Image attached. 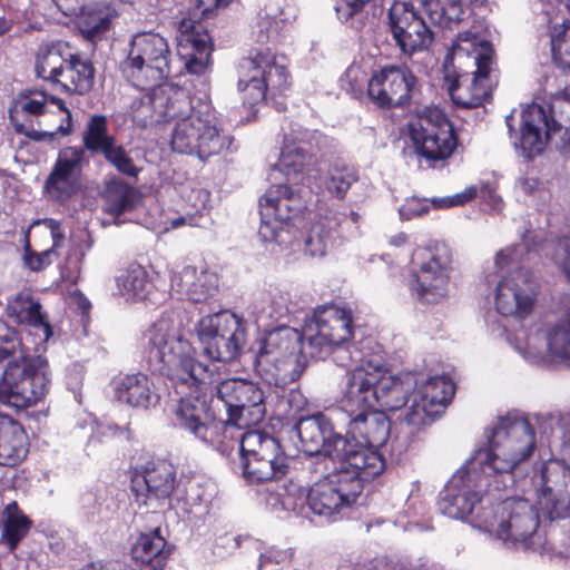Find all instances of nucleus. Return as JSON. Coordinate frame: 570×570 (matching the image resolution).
Instances as JSON below:
<instances>
[{
	"label": "nucleus",
	"mask_w": 570,
	"mask_h": 570,
	"mask_svg": "<svg viewBox=\"0 0 570 570\" xmlns=\"http://www.w3.org/2000/svg\"><path fill=\"white\" fill-rule=\"evenodd\" d=\"M10 120L17 134L35 141H52L72 131L71 112L65 102L43 91L21 95L10 110Z\"/></svg>",
	"instance_id": "11"
},
{
	"label": "nucleus",
	"mask_w": 570,
	"mask_h": 570,
	"mask_svg": "<svg viewBox=\"0 0 570 570\" xmlns=\"http://www.w3.org/2000/svg\"><path fill=\"white\" fill-rule=\"evenodd\" d=\"M295 428L303 451L308 455L323 454L335 462L355 453L348 448L347 439L333 433L330 419L321 412L301 417Z\"/></svg>",
	"instance_id": "25"
},
{
	"label": "nucleus",
	"mask_w": 570,
	"mask_h": 570,
	"mask_svg": "<svg viewBox=\"0 0 570 570\" xmlns=\"http://www.w3.org/2000/svg\"><path fill=\"white\" fill-rule=\"evenodd\" d=\"M524 244L509 246L497 253L492 269L485 274L488 285H494L493 299L499 314L519 320L528 317L537 303L539 284L521 267Z\"/></svg>",
	"instance_id": "7"
},
{
	"label": "nucleus",
	"mask_w": 570,
	"mask_h": 570,
	"mask_svg": "<svg viewBox=\"0 0 570 570\" xmlns=\"http://www.w3.org/2000/svg\"><path fill=\"white\" fill-rule=\"evenodd\" d=\"M334 463V471L317 481L307 492L309 509L320 515L332 517L354 504L363 491V483L382 473L379 456L352 453Z\"/></svg>",
	"instance_id": "6"
},
{
	"label": "nucleus",
	"mask_w": 570,
	"mask_h": 570,
	"mask_svg": "<svg viewBox=\"0 0 570 570\" xmlns=\"http://www.w3.org/2000/svg\"><path fill=\"white\" fill-rule=\"evenodd\" d=\"M313 134L297 126L284 135V142L276 168L287 177L303 173L312 164V155L307 148Z\"/></svg>",
	"instance_id": "33"
},
{
	"label": "nucleus",
	"mask_w": 570,
	"mask_h": 570,
	"mask_svg": "<svg viewBox=\"0 0 570 570\" xmlns=\"http://www.w3.org/2000/svg\"><path fill=\"white\" fill-rule=\"evenodd\" d=\"M470 456L466 462L451 476L440 493L438 508L440 512L452 519L471 518L475 528L476 514L492 507L485 495L491 483V475L481 466L473 464Z\"/></svg>",
	"instance_id": "13"
},
{
	"label": "nucleus",
	"mask_w": 570,
	"mask_h": 570,
	"mask_svg": "<svg viewBox=\"0 0 570 570\" xmlns=\"http://www.w3.org/2000/svg\"><path fill=\"white\" fill-rule=\"evenodd\" d=\"M455 386L444 376L424 379L419 374V384L412 395V403L406 409L404 421L407 425L420 428L430 424L452 400Z\"/></svg>",
	"instance_id": "24"
},
{
	"label": "nucleus",
	"mask_w": 570,
	"mask_h": 570,
	"mask_svg": "<svg viewBox=\"0 0 570 570\" xmlns=\"http://www.w3.org/2000/svg\"><path fill=\"white\" fill-rule=\"evenodd\" d=\"M305 207L301 195L291 186H271L259 199L261 225L258 236L264 243L283 250L293 245V225Z\"/></svg>",
	"instance_id": "19"
},
{
	"label": "nucleus",
	"mask_w": 570,
	"mask_h": 570,
	"mask_svg": "<svg viewBox=\"0 0 570 570\" xmlns=\"http://www.w3.org/2000/svg\"><path fill=\"white\" fill-rule=\"evenodd\" d=\"M100 155H102L105 160L122 175L137 177L140 171L124 146L117 142V139Z\"/></svg>",
	"instance_id": "51"
},
{
	"label": "nucleus",
	"mask_w": 570,
	"mask_h": 570,
	"mask_svg": "<svg viewBox=\"0 0 570 570\" xmlns=\"http://www.w3.org/2000/svg\"><path fill=\"white\" fill-rule=\"evenodd\" d=\"M117 287L127 301H142L151 293L154 285L147 271L134 264L117 277Z\"/></svg>",
	"instance_id": "44"
},
{
	"label": "nucleus",
	"mask_w": 570,
	"mask_h": 570,
	"mask_svg": "<svg viewBox=\"0 0 570 570\" xmlns=\"http://www.w3.org/2000/svg\"><path fill=\"white\" fill-rule=\"evenodd\" d=\"M78 180L79 178L73 176L51 170L45 187L51 198L63 203L76 193Z\"/></svg>",
	"instance_id": "49"
},
{
	"label": "nucleus",
	"mask_w": 570,
	"mask_h": 570,
	"mask_svg": "<svg viewBox=\"0 0 570 570\" xmlns=\"http://www.w3.org/2000/svg\"><path fill=\"white\" fill-rule=\"evenodd\" d=\"M116 16V10L107 3L87 4L76 14V24L85 38L94 39L109 30Z\"/></svg>",
	"instance_id": "40"
},
{
	"label": "nucleus",
	"mask_w": 570,
	"mask_h": 570,
	"mask_svg": "<svg viewBox=\"0 0 570 570\" xmlns=\"http://www.w3.org/2000/svg\"><path fill=\"white\" fill-rule=\"evenodd\" d=\"M28 453V436L22 425L11 416L0 414V464L14 466Z\"/></svg>",
	"instance_id": "35"
},
{
	"label": "nucleus",
	"mask_w": 570,
	"mask_h": 570,
	"mask_svg": "<svg viewBox=\"0 0 570 570\" xmlns=\"http://www.w3.org/2000/svg\"><path fill=\"white\" fill-rule=\"evenodd\" d=\"M173 53L167 40L156 32H140L132 37L130 51L121 65L128 81L149 95L165 82L171 71Z\"/></svg>",
	"instance_id": "12"
},
{
	"label": "nucleus",
	"mask_w": 570,
	"mask_h": 570,
	"mask_svg": "<svg viewBox=\"0 0 570 570\" xmlns=\"http://www.w3.org/2000/svg\"><path fill=\"white\" fill-rule=\"evenodd\" d=\"M293 558L292 549L269 548L259 557V567L266 563H288Z\"/></svg>",
	"instance_id": "58"
},
{
	"label": "nucleus",
	"mask_w": 570,
	"mask_h": 570,
	"mask_svg": "<svg viewBox=\"0 0 570 570\" xmlns=\"http://www.w3.org/2000/svg\"><path fill=\"white\" fill-rule=\"evenodd\" d=\"M43 224L50 229L51 237L53 239L52 247H57L65 239V233L61 224L56 219H45Z\"/></svg>",
	"instance_id": "63"
},
{
	"label": "nucleus",
	"mask_w": 570,
	"mask_h": 570,
	"mask_svg": "<svg viewBox=\"0 0 570 570\" xmlns=\"http://www.w3.org/2000/svg\"><path fill=\"white\" fill-rule=\"evenodd\" d=\"M355 356L348 366L354 367L346 373V382L342 392L341 407L346 414L377 409V385L381 379V356L367 355L355 348Z\"/></svg>",
	"instance_id": "22"
},
{
	"label": "nucleus",
	"mask_w": 570,
	"mask_h": 570,
	"mask_svg": "<svg viewBox=\"0 0 570 570\" xmlns=\"http://www.w3.org/2000/svg\"><path fill=\"white\" fill-rule=\"evenodd\" d=\"M145 338L149 367L167 376L181 395L174 410L178 429L225 454L235 432L264 420L265 394L258 384L242 379L218 382L216 367L195 360V348L174 313L163 314Z\"/></svg>",
	"instance_id": "1"
},
{
	"label": "nucleus",
	"mask_w": 570,
	"mask_h": 570,
	"mask_svg": "<svg viewBox=\"0 0 570 570\" xmlns=\"http://www.w3.org/2000/svg\"><path fill=\"white\" fill-rule=\"evenodd\" d=\"M304 254L312 258H323L333 246V224L328 218H320L309 224L299 243Z\"/></svg>",
	"instance_id": "42"
},
{
	"label": "nucleus",
	"mask_w": 570,
	"mask_h": 570,
	"mask_svg": "<svg viewBox=\"0 0 570 570\" xmlns=\"http://www.w3.org/2000/svg\"><path fill=\"white\" fill-rule=\"evenodd\" d=\"M198 9L202 11L204 16L210 14L218 9L226 8L232 0H197Z\"/></svg>",
	"instance_id": "61"
},
{
	"label": "nucleus",
	"mask_w": 570,
	"mask_h": 570,
	"mask_svg": "<svg viewBox=\"0 0 570 570\" xmlns=\"http://www.w3.org/2000/svg\"><path fill=\"white\" fill-rule=\"evenodd\" d=\"M468 188L475 189V197L481 198L489 205L491 210L501 212L503 208V200L497 193V186L490 181H480L479 184L471 185Z\"/></svg>",
	"instance_id": "52"
},
{
	"label": "nucleus",
	"mask_w": 570,
	"mask_h": 570,
	"mask_svg": "<svg viewBox=\"0 0 570 570\" xmlns=\"http://www.w3.org/2000/svg\"><path fill=\"white\" fill-rule=\"evenodd\" d=\"M304 332L282 326L268 332L259 343L255 358L257 375L275 386L297 381L307 366L303 352Z\"/></svg>",
	"instance_id": "9"
},
{
	"label": "nucleus",
	"mask_w": 570,
	"mask_h": 570,
	"mask_svg": "<svg viewBox=\"0 0 570 570\" xmlns=\"http://www.w3.org/2000/svg\"><path fill=\"white\" fill-rule=\"evenodd\" d=\"M238 89L243 102L254 107L263 102L267 92L282 94L289 87L287 60L269 48L256 49L239 65Z\"/></svg>",
	"instance_id": "17"
},
{
	"label": "nucleus",
	"mask_w": 570,
	"mask_h": 570,
	"mask_svg": "<svg viewBox=\"0 0 570 570\" xmlns=\"http://www.w3.org/2000/svg\"><path fill=\"white\" fill-rule=\"evenodd\" d=\"M358 180L357 170L352 166L332 167L325 179L326 190L335 198H345L348 189Z\"/></svg>",
	"instance_id": "47"
},
{
	"label": "nucleus",
	"mask_w": 570,
	"mask_h": 570,
	"mask_svg": "<svg viewBox=\"0 0 570 570\" xmlns=\"http://www.w3.org/2000/svg\"><path fill=\"white\" fill-rule=\"evenodd\" d=\"M286 20V17H277L274 10L266 9L261 11L255 24L253 26V37L259 43L273 40L278 36L281 29L285 26Z\"/></svg>",
	"instance_id": "48"
},
{
	"label": "nucleus",
	"mask_w": 570,
	"mask_h": 570,
	"mask_svg": "<svg viewBox=\"0 0 570 570\" xmlns=\"http://www.w3.org/2000/svg\"><path fill=\"white\" fill-rule=\"evenodd\" d=\"M210 36L200 22L183 19L179 23L177 46L190 73L203 75L209 66L212 55Z\"/></svg>",
	"instance_id": "28"
},
{
	"label": "nucleus",
	"mask_w": 570,
	"mask_h": 570,
	"mask_svg": "<svg viewBox=\"0 0 570 570\" xmlns=\"http://www.w3.org/2000/svg\"><path fill=\"white\" fill-rule=\"evenodd\" d=\"M175 475L176 471L170 462L149 461L136 470L131 479V490L138 499H144L145 504L151 499H167L174 490Z\"/></svg>",
	"instance_id": "29"
},
{
	"label": "nucleus",
	"mask_w": 570,
	"mask_h": 570,
	"mask_svg": "<svg viewBox=\"0 0 570 570\" xmlns=\"http://www.w3.org/2000/svg\"><path fill=\"white\" fill-rule=\"evenodd\" d=\"M51 375L41 356H30L14 330L0 334V404L17 411L42 402Z\"/></svg>",
	"instance_id": "5"
},
{
	"label": "nucleus",
	"mask_w": 570,
	"mask_h": 570,
	"mask_svg": "<svg viewBox=\"0 0 570 570\" xmlns=\"http://www.w3.org/2000/svg\"><path fill=\"white\" fill-rule=\"evenodd\" d=\"M57 8L65 14V16H76L81 8L83 7L81 4V0H53Z\"/></svg>",
	"instance_id": "62"
},
{
	"label": "nucleus",
	"mask_w": 570,
	"mask_h": 570,
	"mask_svg": "<svg viewBox=\"0 0 570 570\" xmlns=\"http://www.w3.org/2000/svg\"><path fill=\"white\" fill-rule=\"evenodd\" d=\"M94 82L95 68L91 61L72 52L58 87L68 94L85 95L91 90Z\"/></svg>",
	"instance_id": "38"
},
{
	"label": "nucleus",
	"mask_w": 570,
	"mask_h": 570,
	"mask_svg": "<svg viewBox=\"0 0 570 570\" xmlns=\"http://www.w3.org/2000/svg\"><path fill=\"white\" fill-rule=\"evenodd\" d=\"M416 86V77L406 67L385 66L367 81V94L380 107H399L406 104Z\"/></svg>",
	"instance_id": "27"
},
{
	"label": "nucleus",
	"mask_w": 570,
	"mask_h": 570,
	"mask_svg": "<svg viewBox=\"0 0 570 570\" xmlns=\"http://www.w3.org/2000/svg\"><path fill=\"white\" fill-rule=\"evenodd\" d=\"M393 570H428L426 560L423 558L409 559L395 564Z\"/></svg>",
	"instance_id": "64"
},
{
	"label": "nucleus",
	"mask_w": 570,
	"mask_h": 570,
	"mask_svg": "<svg viewBox=\"0 0 570 570\" xmlns=\"http://www.w3.org/2000/svg\"><path fill=\"white\" fill-rule=\"evenodd\" d=\"M165 548L166 541L158 530L142 533L131 548L132 559L146 566L147 570H164L169 556Z\"/></svg>",
	"instance_id": "39"
},
{
	"label": "nucleus",
	"mask_w": 570,
	"mask_h": 570,
	"mask_svg": "<svg viewBox=\"0 0 570 570\" xmlns=\"http://www.w3.org/2000/svg\"><path fill=\"white\" fill-rule=\"evenodd\" d=\"M535 446V434L529 421L519 414L500 417L491 430L489 446L473 452L474 465L491 476L510 474L528 460Z\"/></svg>",
	"instance_id": "8"
},
{
	"label": "nucleus",
	"mask_w": 570,
	"mask_h": 570,
	"mask_svg": "<svg viewBox=\"0 0 570 570\" xmlns=\"http://www.w3.org/2000/svg\"><path fill=\"white\" fill-rule=\"evenodd\" d=\"M287 404L294 413H299L307 405V399L299 390L293 389L287 395Z\"/></svg>",
	"instance_id": "60"
},
{
	"label": "nucleus",
	"mask_w": 570,
	"mask_h": 570,
	"mask_svg": "<svg viewBox=\"0 0 570 570\" xmlns=\"http://www.w3.org/2000/svg\"><path fill=\"white\" fill-rule=\"evenodd\" d=\"M114 397L130 407L147 410L158 402L149 377L144 373L120 374L112 382Z\"/></svg>",
	"instance_id": "32"
},
{
	"label": "nucleus",
	"mask_w": 570,
	"mask_h": 570,
	"mask_svg": "<svg viewBox=\"0 0 570 570\" xmlns=\"http://www.w3.org/2000/svg\"><path fill=\"white\" fill-rule=\"evenodd\" d=\"M538 527V511L521 498L503 500L475 518V528L502 541L507 548L528 547V539Z\"/></svg>",
	"instance_id": "15"
},
{
	"label": "nucleus",
	"mask_w": 570,
	"mask_h": 570,
	"mask_svg": "<svg viewBox=\"0 0 570 570\" xmlns=\"http://www.w3.org/2000/svg\"><path fill=\"white\" fill-rule=\"evenodd\" d=\"M546 109L538 104L527 106L521 114V134L514 142L525 158H532L543 151L549 139L559 135L562 145L570 144V100L557 99Z\"/></svg>",
	"instance_id": "16"
},
{
	"label": "nucleus",
	"mask_w": 570,
	"mask_h": 570,
	"mask_svg": "<svg viewBox=\"0 0 570 570\" xmlns=\"http://www.w3.org/2000/svg\"><path fill=\"white\" fill-rule=\"evenodd\" d=\"M135 119L141 126L174 121L171 149L196 155L205 160L227 151L233 138L218 126L208 104L194 106L188 92L176 85H165L140 98Z\"/></svg>",
	"instance_id": "2"
},
{
	"label": "nucleus",
	"mask_w": 570,
	"mask_h": 570,
	"mask_svg": "<svg viewBox=\"0 0 570 570\" xmlns=\"http://www.w3.org/2000/svg\"><path fill=\"white\" fill-rule=\"evenodd\" d=\"M487 0H414L394 1L389 10L392 37L402 53L412 57L433 42L432 26L451 28L470 16Z\"/></svg>",
	"instance_id": "3"
},
{
	"label": "nucleus",
	"mask_w": 570,
	"mask_h": 570,
	"mask_svg": "<svg viewBox=\"0 0 570 570\" xmlns=\"http://www.w3.org/2000/svg\"><path fill=\"white\" fill-rule=\"evenodd\" d=\"M348 448L355 453H372L379 456L382 472L385 469V460L379 449L385 444L390 436L391 424L386 414L379 409L347 414Z\"/></svg>",
	"instance_id": "26"
},
{
	"label": "nucleus",
	"mask_w": 570,
	"mask_h": 570,
	"mask_svg": "<svg viewBox=\"0 0 570 570\" xmlns=\"http://www.w3.org/2000/svg\"><path fill=\"white\" fill-rule=\"evenodd\" d=\"M365 75L357 66H350L342 78V87L351 92L354 97H358L363 92V83Z\"/></svg>",
	"instance_id": "53"
},
{
	"label": "nucleus",
	"mask_w": 570,
	"mask_h": 570,
	"mask_svg": "<svg viewBox=\"0 0 570 570\" xmlns=\"http://www.w3.org/2000/svg\"><path fill=\"white\" fill-rule=\"evenodd\" d=\"M475 198V189L474 188H465L463 191L458 193L453 196L433 198L431 204L436 208H450L455 206H462L470 200Z\"/></svg>",
	"instance_id": "56"
},
{
	"label": "nucleus",
	"mask_w": 570,
	"mask_h": 570,
	"mask_svg": "<svg viewBox=\"0 0 570 570\" xmlns=\"http://www.w3.org/2000/svg\"><path fill=\"white\" fill-rule=\"evenodd\" d=\"M419 384V373L409 372L397 377L390 375L384 366L383 358H381V379L377 385L379 402L377 409L385 413V411H397L412 402Z\"/></svg>",
	"instance_id": "31"
},
{
	"label": "nucleus",
	"mask_w": 570,
	"mask_h": 570,
	"mask_svg": "<svg viewBox=\"0 0 570 570\" xmlns=\"http://www.w3.org/2000/svg\"><path fill=\"white\" fill-rule=\"evenodd\" d=\"M552 357L570 363V298L564 299V309L560 318L547 324L542 335L530 334L520 328L514 335H508L509 344L527 361L538 363L543 360V345Z\"/></svg>",
	"instance_id": "23"
},
{
	"label": "nucleus",
	"mask_w": 570,
	"mask_h": 570,
	"mask_svg": "<svg viewBox=\"0 0 570 570\" xmlns=\"http://www.w3.org/2000/svg\"><path fill=\"white\" fill-rule=\"evenodd\" d=\"M31 528V520L20 510L16 501L8 503L2 513L0 546L14 551Z\"/></svg>",
	"instance_id": "41"
},
{
	"label": "nucleus",
	"mask_w": 570,
	"mask_h": 570,
	"mask_svg": "<svg viewBox=\"0 0 570 570\" xmlns=\"http://www.w3.org/2000/svg\"><path fill=\"white\" fill-rule=\"evenodd\" d=\"M262 501L273 512H299L307 503V492L294 482L268 483L261 492Z\"/></svg>",
	"instance_id": "36"
},
{
	"label": "nucleus",
	"mask_w": 570,
	"mask_h": 570,
	"mask_svg": "<svg viewBox=\"0 0 570 570\" xmlns=\"http://www.w3.org/2000/svg\"><path fill=\"white\" fill-rule=\"evenodd\" d=\"M195 330L204 354L213 361H234L246 343V322L229 311L202 317Z\"/></svg>",
	"instance_id": "20"
},
{
	"label": "nucleus",
	"mask_w": 570,
	"mask_h": 570,
	"mask_svg": "<svg viewBox=\"0 0 570 570\" xmlns=\"http://www.w3.org/2000/svg\"><path fill=\"white\" fill-rule=\"evenodd\" d=\"M85 163L86 155L83 148L65 147L59 151L52 170L79 178Z\"/></svg>",
	"instance_id": "50"
},
{
	"label": "nucleus",
	"mask_w": 570,
	"mask_h": 570,
	"mask_svg": "<svg viewBox=\"0 0 570 570\" xmlns=\"http://www.w3.org/2000/svg\"><path fill=\"white\" fill-rule=\"evenodd\" d=\"M235 449L240 453L243 475L249 483H268L285 475L287 458L279 441L271 434L262 430H238L224 455Z\"/></svg>",
	"instance_id": "14"
},
{
	"label": "nucleus",
	"mask_w": 570,
	"mask_h": 570,
	"mask_svg": "<svg viewBox=\"0 0 570 570\" xmlns=\"http://www.w3.org/2000/svg\"><path fill=\"white\" fill-rule=\"evenodd\" d=\"M556 259L567 278L570 281V239L560 243Z\"/></svg>",
	"instance_id": "59"
},
{
	"label": "nucleus",
	"mask_w": 570,
	"mask_h": 570,
	"mask_svg": "<svg viewBox=\"0 0 570 570\" xmlns=\"http://www.w3.org/2000/svg\"><path fill=\"white\" fill-rule=\"evenodd\" d=\"M452 253L448 245L436 243L416 248L412 254L409 289L421 303L438 304L449 294Z\"/></svg>",
	"instance_id": "18"
},
{
	"label": "nucleus",
	"mask_w": 570,
	"mask_h": 570,
	"mask_svg": "<svg viewBox=\"0 0 570 570\" xmlns=\"http://www.w3.org/2000/svg\"><path fill=\"white\" fill-rule=\"evenodd\" d=\"M295 312L296 305L289 293L277 288L263 293L254 305L257 321H279Z\"/></svg>",
	"instance_id": "43"
},
{
	"label": "nucleus",
	"mask_w": 570,
	"mask_h": 570,
	"mask_svg": "<svg viewBox=\"0 0 570 570\" xmlns=\"http://www.w3.org/2000/svg\"><path fill=\"white\" fill-rule=\"evenodd\" d=\"M116 140L109 132L106 116L92 115L82 132L83 149L92 154H101Z\"/></svg>",
	"instance_id": "46"
},
{
	"label": "nucleus",
	"mask_w": 570,
	"mask_h": 570,
	"mask_svg": "<svg viewBox=\"0 0 570 570\" xmlns=\"http://www.w3.org/2000/svg\"><path fill=\"white\" fill-rule=\"evenodd\" d=\"M71 55V48L67 42L57 41L48 45L37 55L35 66L36 76L55 86H59Z\"/></svg>",
	"instance_id": "37"
},
{
	"label": "nucleus",
	"mask_w": 570,
	"mask_h": 570,
	"mask_svg": "<svg viewBox=\"0 0 570 570\" xmlns=\"http://www.w3.org/2000/svg\"><path fill=\"white\" fill-rule=\"evenodd\" d=\"M7 314L19 324L30 326V334L39 338V343H46L52 335L50 324L41 313V305L27 295H17L8 303Z\"/></svg>",
	"instance_id": "34"
},
{
	"label": "nucleus",
	"mask_w": 570,
	"mask_h": 570,
	"mask_svg": "<svg viewBox=\"0 0 570 570\" xmlns=\"http://www.w3.org/2000/svg\"><path fill=\"white\" fill-rule=\"evenodd\" d=\"M493 48L478 30L458 35L443 62V80L456 106L474 108L488 96Z\"/></svg>",
	"instance_id": "4"
},
{
	"label": "nucleus",
	"mask_w": 570,
	"mask_h": 570,
	"mask_svg": "<svg viewBox=\"0 0 570 570\" xmlns=\"http://www.w3.org/2000/svg\"><path fill=\"white\" fill-rule=\"evenodd\" d=\"M51 252V249L41 253L32 252L30 249L29 242L27 240L23 254V263L32 272H39L50 264Z\"/></svg>",
	"instance_id": "57"
},
{
	"label": "nucleus",
	"mask_w": 570,
	"mask_h": 570,
	"mask_svg": "<svg viewBox=\"0 0 570 570\" xmlns=\"http://www.w3.org/2000/svg\"><path fill=\"white\" fill-rule=\"evenodd\" d=\"M303 332L312 357L324 358L332 354L333 361L342 367L350 365L355 348H358L350 343L354 327L352 311L346 307L335 304L318 306L306 318Z\"/></svg>",
	"instance_id": "10"
},
{
	"label": "nucleus",
	"mask_w": 570,
	"mask_h": 570,
	"mask_svg": "<svg viewBox=\"0 0 570 570\" xmlns=\"http://www.w3.org/2000/svg\"><path fill=\"white\" fill-rule=\"evenodd\" d=\"M371 0H337L335 11L337 18L345 23L353 24L354 16L363 11L366 3Z\"/></svg>",
	"instance_id": "54"
},
{
	"label": "nucleus",
	"mask_w": 570,
	"mask_h": 570,
	"mask_svg": "<svg viewBox=\"0 0 570 570\" xmlns=\"http://www.w3.org/2000/svg\"><path fill=\"white\" fill-rule=\"evenodd\" d=\"M407 127L415 151L430 166L444 161L455 149L454 128L436 107H426L410 119Z\"/></svg>",
	"instance_id": "21"
},
{
	"label": "nucleus",
	"mask_w": 570,
	"mask_h": 570,
	"mask_svg": "<svg viewBox=\"0 0 570 570\" xmlns=\"http://www.w3.org/2000/svg\"><path fill=\"white\" fill-rule=\"evenodd\" d=\"M174 293L195 303H205L218 292V276L205 264L185 265L170 277Z\"/></svg>",
	"instance_id": "30"
},
{
	"label": "nucleus",
	"mask_w": 570,
	"mask_h": 570,
	"mask_svg": "<svg viewBox=\"0 0 570 570\" xmlns=\"http://www.w3.org/2000/svg\"><path fill=\"white\" fill-rule=\"evenodd\" d=\"M140 197L138 191L119 179L106 184L104 190L105 209L111 215L119 216L136 207Z\"/></svg>",
	"instance_id": "45"
},
{
	"label": "nucleus",
	"mask_w": 570,
	"mask_h": 570,
	"mask_svg": "<svg viewBox=\"0 0 570 570\" xmlns=\"http://www.w3.org/2000/svg\"><path fill=\"white\" fill-rule=\"evenodd\" d=\"M430 203L426 199L409 198L399 208V214L402 220H411L415 217H421L429 213Z\"/></svg>",
	"instance_id": "55"
}]
</instances>
